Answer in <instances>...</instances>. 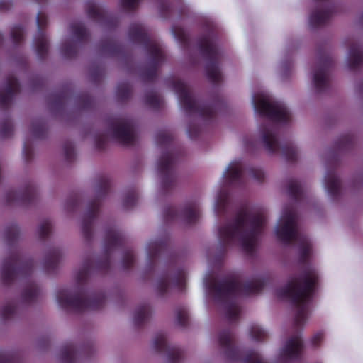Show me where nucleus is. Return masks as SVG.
Returning a JSON list of instances; mask_svg holds the SVG:
<instances>
[{
	"instance_id": "obj_41",
	"label": "nucleus",
	"mask_w": 363,
	"mask_h": 363,
	"mask_svg": "<svg viewBox=\"0 0 363 363\" xmlns=\"http://www.w3.org/2000/svg\"><path fill=\"white\" fill-rule=\"evenodd\" d=\"M155 139L158 146L169 149L173 141V136L169 131L160 130L156 134Z\"/></svg>"
},
{
	"instance_id": "obj_19",
	"label": "nucleus",
	"mask_w": 363,
	"mask_h": 363,
	"mask_svg": "<svg viewBox=\"0 0 363 363\" xmlns=\"http://www.w3.org/2000/svg\"><path fill=\"white\" fill-rule=\"evenodd\" d=\"M38 33L34 38L36 53L40 60H44L48 52L49 43L45 34V28L48 24V17L43 12H39L37 15Z\"/></svg>"
},
{
	"instance_id": "obj_39",
	"label": "nucleus",
	"mask_w": 363,
	"mask_h": 363,
	"mask_svg": "<svg viewBox=\"0 0 363 363\" xmlns=\"http://www.w3.org/2000/svg\"><path fill=\"white\" fill-rule=\"evenodd\" d=\"M19 228L15 223L6 226L4 230V239L9 245H13L18 239Z\"/></svg>"
},
{
	"instance_id": "obj_26",
	"label": "nucleus",
	"mask_w": 363,
	"mask_h": 363,
	"mask_svg": "<svg viewBox=\"0 0 363 363\" xmlns=\"http://www.w3.org/2000/svg\"><path fill=\"white\" fill-rule=\"evenodd\" d=\"M62 258L61 250L58 247L50 249L46 254L43 268L47 273H54L57 270Z\"/></svg>"
},
{
	"instance_id": "obj_54",
	"label": "nucleus",
	"mask_w": 363,
	"mask_h": 363,
	"mask_svg": "<svg viewBox=\"0 0 363 363\" xmlns=\"http://www.w3.org/2000/svg\"><path fill=\"white\" fill-rule=\"evenodd\" d=\"M77 104L81 109L86 110L92 107L94 99L87 94H83L77 98Z\"/></svg>"
},
{
	"instance_id": "obj_22",
	"label": "nucleus",
	"mask_w": 363,
	"mask_h": 363,
	"mask_svg": "<svg viewBox=\"0 0 363 363\" xmlns=\"http://www.w3.org/2000/svg\"><path fill=\"white\" fill-rule=\"evenodd\" d=\"M303 342L300 335L289 337L280 352V357L284 361L298 360L303 350Z\"/></svg>"
},
{
	"instance_id": "obj_2",
	"label": "nucleus",
	"mask_w": 363,
	"mask_h": 363,
	"mask_svg": "<svg viewBox=\"0 0 363 363\" xmlns=\"http://www.w3.org/2000/svg\"><path fill=\"white\" fill-rule=\"evenodd\" d=\"M267 281L264 277H257L242 283L236 277L229 276L220 281L211 279L207 287L215 301L224 305L227 320L230 323H235L238 320L241 313L237 296L239 294L248 296L258 294L262 291Z\"/></svg>"
},
{
	"instance_id": "obj_17",
	"label": "nucleus",
	"mask_w": 363,
	"mask_h": 363,
	"mask_svg": "<svg viewBox=\"0 0 363 363\" xmlns=\"http://www.w3.org/2000/svg\"><path fill=\"white\" fill-rule=\"evenodd\" d=\"M128 36L133 43L142 44L148 54H153L157 57L160 55V50L162 49L155 39L149 36L147 30L141 24H132L129 28Z\"/></svg>"
},
{
	"instance_id": "obj_58",
	"label": "nucleus",
	"mask_w": 363,
	"mask_h": 363,
	"mask_svg": "<svg viewBox=\"0 0 363 363\" xmlns=\"http://www.w3.org/2000/svg\"><path fill=\"white\" fill-rule=\"evenodd\" d=\"M0 363H21V361L15 354L0 351Z\"/></svg>"
},
{
	"instance_id": "obj_23",
	"label": "nucleus",
	"mask_w": 363,
	"mask_h": 363,
	"mask_svg": "<svg viewBox=\"0 0 363 363\" xmlns=\"http://www.w3.org/2000/svg\"><path fill=\"white\" fill-rule=\"evenodd\" d=\"M170 241L167 237L151 240L147 245V258L150 268L152 269L158 257L169 251Z\"/></svg>"
},
{
	"instance_id": "obj_61",
	"label": "nucleus",
	"mask_w": 363,
	"mask_h": 363,
	"mask_svg": "<svg viewBox=\"0 0 363 363\" xmlns=\"http://www.w3.org/2000/svg\"><path fill=\"white\" fill-rule=\"evenodd\" d=\"M250 175L257 182H263L264 180V173L259 168L250 167L248 169Z\"/></svg>"
},
{
	"instance_id": "obj_33",
	"label": "nucleus",
	"mask_w": 363,
	"mask_h": 363,
	"mask_svg": "<svg viewBox=\"0 0 363 363\" xmlns=\"http://www.w3.org/2000/svg\"><path fill=\"white\" fill-rule=\"evenodd\" d=\"M39 294V288L34 282H29L21 294L24 303H31L36 301Z\"/></svg>"
},
{
	"instance_id": "obj_7",
	"label": "nucleus",
	"mask_w": 363,
	"mask_h": 363,
	"mask_svg": "<svg viewBox=\"0 0 363 363\" xmlns=\"http://www.w3.org/2000/svg\"><path fill=\"white\" fill-rule=\"evenodd\" d=\"M33 259H23L19 252H11L2 262L0 269L1 281L4 285L9 286L18 277H29L33 272Z\"/></svg>"
},
{
	"instance_id": "obj_45",
	"label": "nucleus",
	"mask_w": 363,
	"mask_h": 363,
	"mask_svg": "<svg viewBox=\"0 0 363 363\" xmlns=\"http://www.w3.org/2000/svg\"><path fill=\"white\" fill-rule=\"evenodd\" d=\"M176 323L180 327H186L189 323L188 310L185 306H179L176 308Z\"/></svg>"
},
{
	"instance_id": "obj_32",
	"label": "nucleus",
	"mask_w": 363,
	"mask_h": 363,
	"mask_svg": "<svg viewBox=\"0 0 363 363\" xmlns=\"http://www.w3.org/2000/svg\"><path fill=\"white\" fill-rule=\"evenodd\" d=\"M151 311L148 304L140 306L135 311L133 316V323L135 327L143 326L150 316Z\"/></svg>"
},
{
	"instance_id": "obj_16",
	"label": "nucleus",
	"mask_w": 363,
	"mask_h": 363,
	"mask_svg": "<svg viewBox=\"0 0 363 363\" xmlns=\"http://www.w3.org/2000/svg\"><path fill=\"white\" fill-rule=\"evenodd\" d=\"M163 216L164 221L167 223L182 218L186 224L192 225L199 220L200 212L198 205L196 203L191 202L185 204L180 212L174 206H167L164 210Z\"/></svg>"
},
{
	"instance_id": "obj_64",
	"label": "nucleus",
	"mask_w": 363,
	"mask_h": 363,
	"mask_svg": "<svg viewBox=\"0 0 363 363\" xmlns=\"http://www.w3.org/2000/svg\"><path fill=\"white\" fill-rule=\"evenodd\" d=\"M103 74H104L103 69L101 67H98L96 69H94L91 71V73H90L91 79L94 82L97 83V82H100V80L101 79Z\"/></svg>"
},
{
	"instance_id": "obj_55",
	"label": "nucleus",
	"mask_w": 363,
	"mask_h": 363,
	"mask_svg": "<svg viewBox=\"0 0 363 363\" xmlns=\"http://www.w3.org/2000/svg\"><path fill=\"white\" fill-rule=\"evenodd\" d=\"M13 132V127L11 120L6 119L1 123L0 136L3 138L11 137Z\"/></svg>"
},
{
	"instance_id": "obj_9",
	"label": "nucleus",
	"mask_w": 363,
	"mask_h": 363,
	"mask_svg": "<svg viewBox=\"0 0 363 363\" xmlns=\"http://www.w3.org/2000/svg\"><path fill=\"white\" fill-rule=\"evenodd\" d=\"M172 86L178 95L180 104L183 108L189 113H197L206 121H211L216 116L214 108L209 104H199L191 95L187 85L182 80L177 79L172 82Z\"/></svg>"
},
{
	"instance_id": "obj_30",
	"label": "nucleus",
	"mask_w": 363,
	"mask_h": 363,
	"mask_svg": "<svg viewBox=\"0 0 363 363\" xmlns=\"http://www.w3.org/2000/svg\"><path fill=\"white\" fill-rule=\"evenodd\" d=\"M100 51L101 53L110 56H116L123 52V46L112 38H106L101 41Z\"/></svg>"
},
{
	"instance_id": "obj_24",
	"label": "nucleus",
	"mask_w": 363,
	"mask_h": 363,
	"mask_svg": "<svg viewBox=\"0 0 363 363\" xmlns=\"http://www.w3.org/2000/svg\"><path fill=\"white\" fill-rule=\"evenodd\" d=\"M20 91L18 81L13 75H9L6 79V84L4 91H0V107L6 110L11 104L14 95Z\"/></svg>"
},
{
	"instance_id": "obj_50",
	"label": "nucleus",
	"mask_w": 363,
	"mask_h": 363,
	"mask_svg": "<svg viewBox=\"0 0 363 363\" xmlns=\"http://www.w3.org/2000/svg\"><path fill=\"white\" fill-rule=\"evenodd\" d=\"M11 35L13 42L16 45L20 44L23 40L24 37V28L21 25L14 26L11 32Z\"/></svg>"
},
{
	"instance_id": "obj_8",
	"label": "nucleus",
	"mask_w": 363,
	"mask_h": 363,
	"mask_svg": "<svg viewBox=\"0 0 363 363\" xmlns=\"http://www.w3.org/2000/svg\"><path fill=\"white\" fill-rule=\"evenodd\" d=\"M218 343L225 350V357L230 361L243 363H265L255 350L245 351L235 345V335L230 329L222 330L218 335Z\"/></svg>"
},
{
	"instance_id": "obj_48",
	"label": "nucleus",
	"mask_w": 363,
	"mask_h": 363,
	"mask_svg": "<svg viewBox=\"0 0 363 363\" xmlns=\"http://www.w3.org/2000/svg\"><path fill=\"white\" fill-rule=\"evenodd\" d=\"M250 336L257 342H263L267 338V333L260 326L253 324L250 328Z\"/></svg>"
},
{
	"instance_id": "obj_56",
	"label": "nucleus",
	"mask_w": 363,
	"mask_h": 363,
	"mask_svg": "<svg viewBox=\"0 0 363 363\" xmlns=\"http://www.w3.org/2000/svg\"><path fill=\"white\" fill-rule=\"evenodd\" d=\"M172 32L177 40L183 44L184 46H187L189 44V37L185 30L179 27H173Z\"/></svg>"
},
{
	"instance_id": "obj_3",
	"label": "nucleus",
	"mask_w": 363,
	"mask_h": 363,
	"mask_svg": "<svg viewBox=\"0 0 363 363\" xmlns=\"http://www.w3.org/2000/svg\"><path fill=\"white\" fill-rule=\"evenodd\" d=\"M318 281L317 272L307 267L298 278H292L286 286L276 290L278 298H288L296 308L294 318L296 328L303 326L306 322L308 303L313 296Z\"/></svg>"
},
{
	"instance_id": "obj_36",
	"label": "nucleus",
	"mask_w": 363,
	"mask_h": 363,
	"mask_svg": "<svg viewBox=\"0 0 363 363\" xmlns=\"http://www.w3.org/2000/svg\"><path fill=\"white\" fill-rule=\"evenodd\" d=\"M61 53L66 59H72L77 56L78 52L77 43L72 40H69L62 43L61 48Z\"/></svg>"
},
{
	"instance_id": "obj_63",
	"label": "nucleus",
	"mask_w": 363,
	"mask_h": 363,
	"mask_svg": "<svg viewBox=\"0 0 363 363\" xmlns=\"http://www.w3.org/2000/svg\"><path fill=\"white\" fill-rule=\"evenodd\" d=\"M228 194L227 192L222 191L219 194L216 204L220 211H225L228 205Z\"/></svg>"
},
{
	"instance_id": "obj_27",
	"label": "nucleus",
	"mask_w": 363,
	"mask_h": 363,
	"mask_svg": "<svg viewBox=\"0 0 363 363\" xmlns=\"http://www.w3.org/2000/svg\"><path fill=\"white\" fill-rule=\"evenodd\" d=\"M333 11L332 8L316 9L313 11L309 17V23L313 28H318L325 25L331 18Z\"/></svg>"
},
{
	"instance_id": "obj_46",
	"label": "nucleus",
	"mask_w": 363,
	"mask_h": 363,
	"mask_svg": "<svg viewBox=\"0 0 363 363\" xmlns=\"http://www.w3.org/2000/svg\"><path fill=\"white\" fill-rule=\"evenodd\" d=\"M335 147L339 150H347L353 146V137L350 134L340 136L335 142Z\"/></svg>"
},
{
	"instance_id": "obj_42",
	"label": "nucleus",
	"mask_w": 363,
	"mask_h": 363,
	"mask_svg": "<svg viewBox=\"0 0 363 363\" xmlns=\"http://www.w3.org/2000/svg\"><path fill=\"white\" fill-rule=\"evenodd\" d=\"M31 132L35 138H43L47 133L45 123L43 119H37L33 121Z\"/></svg>"
},
{
	"instance_id": "obj_57",
	"label": "nucleus",
	"mask_w": 363,
	"mask_h": 363,
	"mask_svg": "<svg viewBox=\"0 0 363 363\" xmlns=\"http://www.w3.org/2000/svg\"><path fill=\"white\" fill-rule=\"evenodd\" d=\"M64 155L66 161L72 162L75 158L74 144L70 141H67L63 145Z\"/></svg>"
},
{
	"instance_id": "obj_25",
	"label": "nucleus",
	"mask_w": 363,
	"mask_h": 363,
	"mask_svg": "<svg viewBox=\"0 0 363 363\" xmlns=\"http://www.w3.org/2000/svg\"><path fill=\"white\" fill-rule=\"evenodd\" d=\"M150 60L148 65L142 71L140 77L144 82H153L157 75V70L164 60V53L162 49L160 50V55L155 56L149 54Z\"/></svg>"
},
{
	"instance_id": "obj_38",
	"label": "nucleus",
	"mask_w": 363,
	"mask_h": 363,
	"mask_svg": "<svg viewBox=\"0 0 363 363\" xmlns=\"http://www.w3.org/2000/svg\"><path fill=\"white\" fill-rule=\"evenodd\" d=\"M70 28L73 35L80 43H84L87 40L89 36L88 31L82 23H72Z\"/></svg>"
},
{
	"instance_id": "obj_14",
	"label": "nucleus",
	"mask_w": 363,
	"mask_h": 363,
	"mask_svg": "<svg viewBox=\"0 0 363 363\" xmlns=\"http://www.w3.org/2000/svg\"><path fill=\"white\" fill-rule=\"evenodd\" d=\"M175 162V156L169 150L163 152L157 161V168L161 176L162 190L164 193L171 191L176 186L177 176L174 171Z\"/></svg>"
},
{
	"instance_id": "obj_20",
	"label": "nucleus",
	"mask_w": 363,
	"mask_h": 363,
	"mask_svg": "<svg viewBox=\"0 0 363 363\" xmlns=\"http://www.w3.org/2000/svg\"><path fill=\"white\" fill-rule=\"evenodd\" d=\"M153 347L157 352L166 353L170 363H179L183 357V351L178 347L169 345L163 333L156 334L153 340Z\"/></svg>"
},
{
	"instance_id": "obj_51",
	"label": "nucleus",
	"mask_w": 363,
	"mask_h": 363,
	"mask_svg": "<svg viewBox=\"0 0 363 363\" xmlns=\"http://www.w3.org/2000/svg\"><path fill=\"white\" fill-rule=\"evenodd\" d=\"M145 103L154 108H160L162 100L160 97L154 92H148L145 96Z\"/></svg>"
},
{
	"instance_id": "obj_6",
	"label": "nucleus",
	"mask_w": 363,
	"mask_h": 363,
	"mask_svg": "<svg viewBox=\"0 0 363 363\" xmlns=\"http://www.w3.org/2000/svg\"><path fill=\"white\" fill-rule=\"evenodd\" d=\"M57 301L62 308L81 313L101 308L105 304L106 297L104 293L97 292L86 298L79 291L72 294L68 289H62L57 291Z\"/></svg>"
},
{
	"instance_id": "obj_35",
	"label": "nucleus",
	"mask_w": 363,
	"mask_h": 363,
	"mask_svg": "<svg viewBox=\"0 0 363 363\" xmlns=\"http://www.w3.org/2000/svg\"><path fill=\"white\" fill-rule=\"evenodd\" d=\"M86 13L89 18L97 22L102 23L106 18V12L94 3L88 5Z\"/></svg>"
},
{
	"instance_id": "obj_4",
	"label": "nucleus",
	"mask_w": 363,
	"mask_h": 363,
	"mask_svg": "<svg viewBox=\"0 0 363 363\" xmlns=\"http://www.w3.org/2000/svg\"><path fill=\"white\" fill-rule=\"evenodd\" d=\"M276 235L284 244L289 245L296 241L298 243L299 264L305 266L308 263L312 246L308 238L299 233L296 214L293 210H287L282 214L276 228Z\"/></svg>"
},
{
	"instance_id": "obj_60",
	"label": "nucleus",
	"mask_w": 363,
	"mask_h": 363,
	"mask_svg": "<svg viewBox=\"0 0 363 363\" xmlns=\"http://www.w3.org/2000/svg\"><path fill=\"white\" fill-rule=\"evenodd\" d=\"M80 199L78 194H73L70 196L66 201V208L67 210L72 211H74L79 205Z\"/></svg>"
},
{
	"instance_id": "obj_21",
	"label": "nucleus",
	"mask_w": 363,
	"mask_h": 363,
	"mask_svg": "<svg viewBox=\"0 0 363 363\" xmlns=\"http://www.w3.org/2000/svg\"><path fill=\"white\" fill-rule=\"evenodd\" d=\"M37 198V189L32 182H28L22 191H9L6 194L8 204L18 203L22 205L32 204Z\"/></svg>"
},
{
	"instance_id": "obj_29",
	"label": "nucleus",
	"mask_w": 363,
	"mask_h": 363,
	"mask_svg": "<svg viewBox=\"0 0 363 363\" xmlns=\"http://www.w3.org/2000/svg\"><path fill=\"white\" fill-rule=\"evenodd\" d=\"M325 185L330 196L337 198L340 192V180L333 171L328 170L324 179Z\"/></svg>"
},
{
	"instance_id": "obj_18",
	"label": "nucleus",
	"mask_w": 363,
	"mask_h": 363,
	"mask_svg": "<svg viewBox=\"0 0 363 363\" xmlns=\"http://www.w3.org/2000/svg\"><path fill=\"white\" fill-rule=\"evenodd\" d=\"M333 59L325 52H319L318 67L314 71L313 83L318 93L324 92L329 86L328 72L333 65Z\"/></svg>"
},
{
	"instance_id": "obj_5",
	"label": "nucleus",
	"mask_w": 363,
	"mask_h": 363,
	"mask_svg": "<svg viewBox=\"0 0 363 363\" xmlns=\"http://www.w3.org/2000/svg\"><path fill=\"white\" fill-rule=\"evenodd\" d=\"M126 244V238L122 232L113 228H107L104 238V257L96 262H94L89 258L84 261L82 268L76 275L77 284L83 285L87 280L89 273L93 269L102 272H108L111 267L110 255L111 252L114 249L125 247Z\"/></svg>"
},
{
	"instance_id": "obj_43",
	"label": "nucleus",
	"mask_w": 363,
	"mask_h": 363,
	"mask_svg": "<svg viewBox=\"0 0 363 363\" xmlns=\"http://www.w3.org/2000/svg\"><path fill=\"white\" fill-rule=\"evenodd\" d=\"M116 97L120 101H125L130 99L132 94V88L128 82H121L116 88Z\"/></svg>"
},
{
	"instance_id": "obj_15",
	"label": "nucleus",
	"mask_w": 363,
	"mask_h": 363,
	"mask_svg": "<svg viewBox=\"0 0 363 363\" xmlns=\"http://www.w3.org/2000/svg\"><path fill=\"white\" fill-rule=\"evenodd\" d=\"M108 129L112 136L121 144L131 145L134 143V125L132 121L122 118L109 121Z\"/></svg>"
},
{
	"instance_id": "obj_40",
	"label": "nucleus",
	"mask_w": 363,
	"mask_h": 363,
	"mask_svg": "<svg viewBox=\"0 0 363 363\" xmlns=\"http://www.w3.org/2000/svg\"><path fill=\"white\" fill-rule=\"evenodd\" d=\"M186 274L184 269H179L171 278L173 286L179 291H184L186 286Z\"/></svg>"
},
{
	"instance_id": "obj_34",
	"label": "nucleus",
	"mask_w": 363,
	"mask_h": 363,
	"mask_svg": "<svg viewBox=\"0 0 363 363\" xmlns=\"http://www.w3.org/2000/svg\"><path fill=\"white\" fill-rule=\"evenodd\" d=\"M77 350L74 345L67 344L61 350V360L63 363H74L77 356Z\"/></svg>"
},
{
	"instance_id": "obj_37",
	"label": "nucleus",
	"mask_w": 363,
	"mask_h": 363,
	"mask_svg": "<svg viewBox=\"0 0 363 363\" xmlns=\"http://www.w3.org/2000/svg\"><path fill=\"white\" fill-rule=\"evenodd\" d=\"M288 194L295 201H299L303 196V189L300 183L296 179H290L287 187Z\"/></svg>"
},
{
	"instance_id": "obj_47",
	"label": "nucleus",
	"mask_w": 363,
	"mask_h": 363,
	"mask_svg": "<svg viewBox=\"0 0 363 363\" xmlns=\"http://www.w3.org/2000/svg\"><path fill=\"white\" fill-rule=\"evenodd\" d=\"M138 199V194L135 189H130L125 195L123 206L125 208L133 207Z\"/></svg>"
},
{
	"instance_id": "obj_12",
	"label": "nucleus",
	"mask_w": 363,
	"mask_h": 363,
	"mask_svg": "<svg viewBox=\"0 0 363 363\" xmlns=\"http://www.w3.org/2000/svg\"><path fill=\"white\" fill-rule=\"evenodd\" d=\"M260 132L263 145L269 153H275L280 150L281 155L288 162H294L297 160L298 151L296 147L290 141L280 145L273 125L263 124L260 127Z\"/></svg>"
},
{
	"instance_id": "obj_13",
	"label": "nucleus",
	"mask_w": 363,
	"mask_h": 363,
	"mask_svg": "<svg viewBox=\"0 0 363 363\" xmlns=\"http://www.w3.org/2000/svg\"><path fill=\"white\" fill-rule=\"evenodd\" d=\"M253 104L257 112L274 122L287 123L291 120V115L283 102L262 96L258 99L254 98Z\"/></svg>"
},
{
	"instance_id": "obj_59",
	"label": "nucleus",
	"mask_w": 363,
	"mask_h": 363,
	"mask_svg": "<svg viewBox=\"0 0 363 363\" xmlns=\"http://www.w3.org/2000/svg\"><path fill=\"white\" fill-rule=\"evenodd\" d=\"M16 311V306L13 303H9L2 308L1 315L4 320H7L12 318Z\"/></svg>"
},
{
	"instance_id": "obj_62",
	"label": "nucleus",
	"mask_w": 363,
	"mask_h": 363,
	"mask_svg": "<svg viewBox=\"0 0 363 363\" xmlns=\"http://www.w3.org/2000/svg\"><path fill=\"white\" fill-rule=\"evenodd\" d=\"M140 0H121L122 8L127 11H135L140 3Z\"/></svg>"
},
{
	"instance_id": "obj_49",
	"label": "nucleus",
	"mask_w": 363,
	"mask_h": 363,
	"mask_svg": "<svg viewBox=\"0 0 363 363\" xmlns=\"http://www.w3.org/2000/svg\"><path fill=\"white\" fill-rule=\"evenodd\" d=\"M170 278L167 273L162 274L157 283V291L160 296L164 295L169 288Z\"/></svg>"
},
{
	"instance_id": "obj_10",
	"label": "nucleus",
	"mask_w": 363,
	"mask_h": 363,
	"mask_svg": "<svg viewBox=\"0 0 363 363\" xmlns=\"http://www.w3.org/2000/svg\"><path fill=\"white\" fill-rule=\"evenodd\" d=\"M110 187V179L105 175L101 176L98 179L96 185L97 196L89 203L87 211L84 213L82 218V235L84 239L88 242H89L92 238V228L94 222L99 212L101 206L100 199L108 194Z\"/></svg>"
},
{
	"instance_id": "obj_11",
	"label": "nucleus",
	"mask_w": 363,
	"mask_h": 363,
	"mask_svg": "<svg viewBox=\"0 0 363 363\" xmlns=\"http://www.w3.org/2000/svg\"><path fill=\"white\" fill-rule=\"evenodd\" d=\"M198 47L201 54L208 61L205 67L208 79L214 84L220 83L223 79L219 69L220 54L216 43L206 35L198 39Z\"/></svg>"
},
{
	"instance_id": "obj_28",
	"label": "nucleus",
	"mask_w": 363,
	"mask_h": 363,
	"mask_svg": "<svg viewBox=\"0 0 363 363\" xmlns=\"http://www.w3.org/2000/svg\"><path fill=\"white\" fill-rule=\"evenodd\" d=\"M363 62V50L357 43H352L349 48L347 63L351 70L357 69Z\"/></svg>"
},
{
	"instance_id": "obj_31",
	"label": "nucleus",
	"mask_w": 363,
	"mask_h": 363,
	"mask_svg": "<svg viewBox=\"0 0 363 363\" xmlns=\"http://www.w3.org/2000/svg\"><path fill=\"white\" fill-rule=\"evenodd\" d=\"M242 172L243 169L241 163L236 162L229 164L225 176H226L228 182L231 184L241 181Z\"/></svg>"
},
{
	"instance_id": "obj_53",
	"label": "nucleus",
	"mask_w": 363,
	"mask_h": 363,
	"mask_svg": "<svg viewBox=\"0 0 363 363\" xmlns=\"http://www.w3.org/2000/svg\"><path fill=\"white\" fill-rule=\"evenodd\" d=\"M135 262V255L133 251L130 249L125 250L122 259V266L125 269H130Z\"/></svg>"
},
{
	"instance_id": "obj_1",
	"label": "nucleus",
	"mask_w": 363,
	"mask_h": 363,
	"mask_svg": "<svg viewBox=\"0 0 363 363\" xmlns=\"http://www.w3.org/2000/svg\"><path fill=\"white\" fill-rule=\"evenodd\" d=\"M266 216L262 212H251L247 206L240 208L232 223L218 228V238L223 250L238 243L247 254H252L262 233Z\"/></svg>"
},
{
	"instance_id": "obj_52",
	"label": "nucleus",
	"mask_w": 363,
	"mask_h": 363,
	"mask_svg": "<svg viewBox=\"0 0 363 363\" xmlns=\"http://www.w3.org/2000/svg\"><path fill=\"white\" fill-rule=\"evenodd\" d=\"M52 230V223L51 221L48 219L43 220L39 228H38V234L39 237L41 240H45L48 238L50 233Z\"/></svg>"
},
{
	"instance_id": "obj_44",
	"label": "nucleus",
	"mask_w": 363,
	"mask_h": 363,
	"mask_svg": "<svg viewBox=\"0 0 363 363\" xmlns=\"http://www.w3.org/2000/svg\"><path fill=\"white\" fill-rule=\"evenodd\" d=\"M67 93L64 90L51 94L50 101V106L56 109L61 108L65 100L67 99Z\"/></svg>"
}]
</instances>
